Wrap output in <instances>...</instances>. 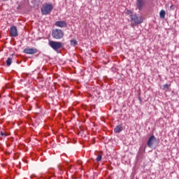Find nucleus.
Returning a JSON list of instances; mask_svg holds the SVG:
<instances>
[{
  "mask_svg": "<svg viewBox=\"0 0 179 179\" xmlns=\"http://www.w3.org/2000/svg\"><path fill=\"white\" fill-rule=\"evenodd\" d=\"M52 37L55 40H61L64 38V31L59 29H55L52 31Z\"/></svg>",
  "mask_w": 179,
  "mask_h": 179,
  "instance_id": "nucleus-1",
  "label": "nucleus"
},
{
  "mask_svg": "<svg viewBox=\"0 0 179 179\" xmlns=\"http://www.w3.org/2000/svg\"><path fill=\"white\" fill-rule=\"evenodd\" d=\"M53 9H54V6H52V4H45L41 8V11L42 15H50V13L52 12Z\"/></svg>",
  "mask_w": 179,
  "mask_h": 179,
  "instance_id": "nucleus-2",
  "label": "nucleus"
},
{
  "mask_svg": "<svg viewBox=\"0 0 179 179\" xmlns=\"http://www.w3.org/2000/svg\"><path fill=\"white\" fill-rule=\"evenodd\" d=\"M49 45L51 47V48H52V50H54V51H57L60 48H62V42L50 41H49Z\"/></svg>",
  "mask_w": 179,
  "mask_h": 179,
  "instance_id": "nucleus-3",
  "label": "nucleus"
},
{
  "mask_svg": "<svg viewBox=\"0 0 179 179\" xmlns=\"http://www.w3.org/2000/svg\"><path fill=\"white\" fill-rule=\"evenodd\" d=\"M130 18L135 24H141V23H143V18L142 16H138L136 14L131 15Z\"/></svg>",
  "mask_w": 179,
  "mask_h": 179,
  "instance_id": "nucleus-4",
  "label": "nucleus"
},
{
  "mask_svg": "<svg viewBox=\"0 0 179 179\" xmlns=\"http://www.w3.org/2000/svg\"><path fill=\"white\" fill-rule=\"evenodd\" d=\"M146 5V0H136V9L141 12Z\"/></svg>",
  "mask_w": 179,
  "mask_h": 179,
  "instance_id": "nucleus-5",
  "label": "nucleus"
},
{
  "mask_svg": "<svg viewBox=\"0 0 179 179\" xmlns=\"http://www.w3.org/2000/svg\"><path fill=\"white\" fill-rule=\"evenodd\" d=\"M24 54H28L29 55H33L34 54H37L38 50L36 48H27L24 50Z\"/></svg>",
  "mask_w": 179,
  "mask_h": 179,
  "instance_id": "nucleus-6",
  "label": "nucleus"
},
{
  "mask_svg": "<svg viewBox=\"0 0 179 179\" xmlns=\"http://www.w3.org/2000/svg\"><path fill=\"white\" fill-rule=\"evenodd\" d=\"M156 141H157V138L155 137V135H152L151 136H150L147 142L148 148H153V145L155 144V142H156Z\"/></svg>",
  "mask_w": 179,
  "mask_h": 179,
  "instance_id": "nucleus-7",
  "label": "nucleus"
},
{
  "mask_svg": "<svg viewBox=\"0 0 179 179\" xmlns=\"http://www.w3.org/2000/svg\"><path fill=\"white\" fill-rule=\"evenodd\" d=\"M10 37H17V27H16L15 26H12L10 28Z\"/></svg>",
  "mask_w": 179,
  "mask_h": 179,
  "instance_id": "nucleus-8",
  "label": "nucleus"
},
{
  "mask_svg": "<svg viewBox=\"0 0 179 179\" xmlns=\"http://www.w3.org/2000/svg\"><path fill=\"white\" fill-rule=\"evenodd\" d=\"M55 25L57 27L65 28V27H67L68 23L65 20H61V21H57L55 23Z\"/></svg>",
  "mask_w": 179,
  "mask_h": 179,
  "instance_id": "nucleus-9",
  "label": "nucleus"
},
{
  "mask_svg": "<svg viewBox=\"0 0 179 179\" xmlns=\"http://www.w3.org/2000/svg\"><path fill=\"white\" fill-rule=\"evenodd\" d=\"M124 131V127H122V124H118L115 129L114 132L115 134H120V132H122Z\"/></svg>",
  "mask_w": 179,
  "mask_h": 179,
  "instance_id": "nucleus-10",
  "label": "nucleus"
},
{
  "mask_svg": "<svg viewBox=\"0 0 179 179\" xmlns=\"http://www.w3.org/2000/svg\"><path fill=\"white\" fill-rule=\"evenodd\" d=\"M159 17H161V19H164V17H166V11L164 10H162L159 12Z\"/></svg>",
  "mask_w": 179,
  "mask_h": 179,
  "instance_id": "nucleus-11",
  "label": "nucleus"
},
{
  "mask_svg": "<svg viewBox=\"0 0 179 179\" xmlns=\"http://www.w3.org/2000/svg\"><path fill=\"white\" fill-rule=\"evenodd\" d=\"M70 44L72 47H76L78 45V41H76V39H72L70 41Z\"/></svg>",
  "mask_w": 179,
  "mask_h": 179,
  "instance_id": "nucleus-12",
  "label": "nucleus"
},
{
  "mask_svg": "<svg viewBox=\"0 0 179 179\" xmlns=\"http://www.w3.org/2000/svg\"><path fill=\"white\" fill-rule=\"evenodd\" d=\"M6 64L7 66H10V65H12V58L8 57L6 62Z\"/></svg>",
  "mask_w": 179,
  "mask_h": 179,
  "instance_id": "nucleus-13",
  "label": "nucleus"
},
{
  "mask_svg": "<svg viewBox=\"0 0 179 179\" xmlns=\"http://www.w3.org/2000/svg\"><path fill=\"white\" fill-rule=\"evenodd\" d=\"M169 87H170V85L164 84L162 85V90H165L166 92H167L169 90Z\"/></svg>",
  "mask_w": 179,
  "mask_h": 179,
  "instance_id": "nucleus-14",
  "label": "nucleus"
},
{
  "mask_svg": "<svg viewBox=\"0 0 179 179\" xmlns=\"http://www.w3.org/2000/svg\"><path fill=\"white\" fill-rule=\"evenodd\" d=\"M101 159H103V155L101 154H99L97 155V157L96 159V162H101Z\"/></svg>",
  "mask_w": 179,
  "mask_h": 179,
  "instance_id": "nucleus-15",
  "label": "nucleus"
},
{
  "mask_svg": "<svg viewBox=\"0 0 179 179\" xmlns=\"http://www.w3.org/2000/svg\"><path fill=\"white\" fill-rule=\"evenodd\" d=\"M0 135L1 136H6V134L2 131L0 133Z\"/></svg>",
  "mask_w": 179,
  "mask_h": 179,
  "instance_id": "nucleus-16",
  "label": "nucleus"
},
{
  "mask_svg": "<svg viewBox=\"0 0 179 179\" xmlns=\"http://www.w3.org/2000/svg\"><path fill=\"white\" fill-rule=\"evenodd\" d=\"M170 9L171 10H174V5H171V6H170Z\"/></svg>",
  "mask_w": 179,
  "mask_h": 179,
  "instance_id": "nucleus-17",
  "label": "nucleus"
},
{
  "mask_svg": "<svg viewBox=\"0 0 179 179\" xmlns=\"http://www.w3.org/2000/svg\"><path fill=\"white\" fill-rule=\"evenodd\" d=\"M138 100L140 101V103L142 104V98H141V96L138 97Z\"/></svg>",
  "mask_w": 179,
  "mask_h": 179,
  "instance_id": "nucleus-18",
  "label": "nucleus"
},
{
  "mask_svg": "<svg viewBox=\"0 0 179 179\" xmlns=\"http://www.w3.org/2000/svg\"><path fill=\"white\" fill-rule=\"evenodd\" d=\"M19 8H20V6H18L17 9H19Z\"/></svg>",
  "mask_w": 179,
  "mask_h": 179,
  "instance_id": "nucleus-19",
  "label": "nucleus"
}]
</instances>
